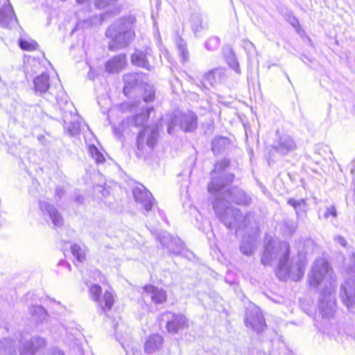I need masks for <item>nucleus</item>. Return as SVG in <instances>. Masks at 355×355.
I'll list each match as a JSON object with an SVG mask.
<instances>
[{"label": "nucleus", "mask_w": 355, "mask_h": 355, "mask_svg": "<svg viewBox=\"0 0 355 355\" xmlns=\"http://www.w3.org/2000/svg\"><path fill=\"white\" fill-rule=\"evenodd\" d=\"M230 165V161L223 159L218 162L212 171L211 180L208 184V191L213 196V209L216 216L229 229H240L249 224L250 214L243 216L241 210L230 205V202L241 206H248L252 202L251 197L238 187L226 189L232 183L234 175L227 173L225 169Z\"/></svg>", "instance_id": "f257e3e1"}, {"label": "nucleus", "mask_w": 355, "mask_h": 355, "mask_svg": "<svg viewBox=\"0 0 355 355\" xmlns=\"http://www.w3.org/2000/svg\"><path fill=\"white\" fill-rule=\"evenodd\" d=\"M265 248L261 262L264 266L270 265L273 261L278 260L276 274L281 280L291 279L299 281L304 274V263L298 260L295 262L289 259V245L286 242L273 239L267 236L265 238Z\"/></svg>", "instance_id": "f03ea898"}, {"label": "nucleus", "mask_w": 355, "mask_h": 355, "mask_svg": "<svg viewBox=\"0 0 355 355\" xmlns=\"http://www.w3.org/2000/svg\"><path fill=\"white\" fill-rule=\"evenodd\" d=\"M135 17L128 16L119 19L108 27L105 32L107 37L111 39L109 49L117 51L128 46L135 37L134 25Z\"/></svg>", "instance_id": "7ed1b4c3"}, {"label": "nucleus", "mask_w": 355, "mask_h": 355, "mask_svg": "<svg viewBox=\"0 0 355 355\" xmlns=\"http://www.w3.org/2000/svg\"><path fill=\"white\" fill-rule=\"evenodd\" d=\"M308 281L313 287L323 284L324 288L321 291H334L335 276L329 263L324 259H318L314 261L308 275Z\"/></svg>", "instance_id": "20e7f679"}, {"label": "nucleus", "mask_w": 355, "mask_h": 355, "mask_svg": "<svg viewBox=\"0 0 355 355\" xmlns=\"http://www.w3.org/2000/svg\"><path fill=\"white\" fill-rule=\"evenodd\" d=\"M158 129L157 126L144 127L138 134L137 156L141 158L145 153L151 150L157 143Z\"/></svg>", "instance_id": "39448f33"}, {"label": "nucleus", "mask_w": 355, "mask_h": 355, "mask_svg": "<svg viewBox=\"0 0 355 355\" xmlns=\"http://www.w3.org/2000/svg\"><path fill=\"white\" fill-rule=\"evenodd\" d=\"M177 126L185 132L193 131L197 127L196 115L192 112H188L171 116L170 121L168 122L167 131L168 134H173Z\"/></svg>", "instance_id": "423d86ee"}, {"label": "nucleus", "mask_w": 355, "mask_h": 355, "mask_svg": "<svg viewBox=\"0 0 355 355\" xmlns=\"http://www.w3.org/2000/svg\"><path fill=\"white\" fill-rule=\"evenodd\" d=\"M46 345V340L40 337H33L25 343H21L20 355H38L40 350ZM46 355H64L58 348L50 349Z\"/></svg>", "instance_id": "0eeeda50"}, {"label": "nucleus", "mask_w": 355, "mask_h": 355, "mask_svg": "<svg viewBox=\"0 0 355 355\" xmlns=\"http://www.w3.org/2000/svg\"><path fill=\"white\" fill-rule=\"evenodd\" d=\"M102 289L98 284H92L89 287V293L92 299L97 302L101 312H106L111 309L114 300L112 293L106 291L101 296Z\"/></svg>", "instance_id": "6e6552de"}, {"label": "nucleus", "mask_w": 355, "mask_h": 355, "mask_svg": "<svg viewBox=\"0 0 355 355\" xmlns=\"http://www.w3.org/2000/svg\"><path fill=\"white\" fill-rule=\"evenodd\" d=\"M333 293L320 291L319 311L323 318L330 319L334 315L336 303Z\"/></svg>", "instance_id": "1a4fd4ad"}, {"label": "nucleus", "mask_w": 355, "mask_h": 355, "mask_svg": "<svg viewBox=\"0 0 355 355\" xmlns=\"http://www.w3.org/2000/svg\"><path fill=\"white\" fill-rule=\"evenodd\" d=\"M245 324L257 333L261 332L265 327V320L260 310L257 307L248 309L246 311Z\"/></svg>", "instance_id": "9d476101"}, {"label": "nucleus", "mask_w": 355, "mask_h": 355, "mask_svg": "<svg viewBox=\"0 0 355 355\" xmlns=\"http://www.w3.org/2000/svg\"><path fill=\"white\" fill-rule=\"evenodd\" d=\"M272 148L281 155H286L296 150L297 144L291 135L282 134L273 142Z\"/></svg>", "instance_id": "9b49d317"}, {"label": "nucleus", "mask_w": 355, "mask_h": 355, "mask_svg": "<svg viewBox=\"0 0 355 355\" xmlns=\"http://www.w3.org/2000/svg\"><path fill=\"white\" fill-rule=\"evenodd\" d=\"M163 317L167 319L166 329L171 334H176L180 329L189 327L188 320L182 314H175L171 312H166Z\"/></svg>", "instance_id": "f8f14e48"}, {"label": "nucleus", "mask_w": 355, "mask_h": 355, "mask_svg": "<svg viewBox=\"0 0 355 355\" xmlns=\"http://www.w3.org/2000/svg\"><path fill=\"white\" fill-rule=\"evenodd\" d=\"M133 196L135 201L139 203L146 212L150 211L155 203V200L151 193L142 185L134 189Z\"/></svg>", "instance_id": "ddd939ff"}, {"label": "nucleus", "mask_w": 355, "mask_h": 355, "mask_svg": "<svg viewBox=\"0 0 355 355\" xmlns=\"http://www.w3.org/2000/svg\"><path fill=\"white\" fill-rule=\"evenodd\" d=\"M17 24V19L14 13L13 8L8 0H3L2 7L0 8V26L11 28Z\"/></svg>", "instance_id": "4468645a"}, {"label": "nucleus", "mask_w": 355, "mask_h": 355, "mask_svg": "<svg viewBox=\"0 0 355 355\" xmlns=\"http://www.w3.org/2000/svg\"><path fill=\"white\" fill-rule=\"evenodd\" d=\"M144 299L150 298L151 302L155 304L165 302L167 299L166 292L158 287L152 285H146L144 287Z\"/></svg>", "instance_id": "2eb2a0df"}, {"label": "nucleus", "mask_w": 355, "mask_h": 355, "mask_svg": "<svg viewBox=\"0 0 355 355\" xmlns=\"http://www.w3.org/2000/svg\"><path fill=\"white\" fill-rule=\"evenodd\" d=\"M161 244L168 250L169 252L179 254L182 252L183 245L181 240L174 238L167 232H164L159 237Z\"/></svg>", "instance_id": "dca6fc26"}, {"label": "nucleus", "mask_w": 355, "mask_h": 355, "mask_svg": "<svg viewBox=\"0 0 355 355\" xmlns=\"http://www.w3.org/2000/svg\"><path fill=\"white\" fill-rule=\"evenodd\" d=\"M40 207L44 214H46L55 227H61L63 225V219L60 213L53 205L46 202H40Z\"/></svg>", "instance_id": "f3484780"}, {"label": "nucleus", "mask_w": 355, "mask_h": 355, "mask_svg": "<svg viewBox=\"0 0 355 355\" xmlns=\"http://www.w3.org/2000/svg\"><path fill=\"white\" fill-rule=\"evenodd\" d=\"M126 65V57L124 54L117 55L105 64V69L109 73H118Z\"/></svg>", "instance_id": "a211bd4d"}, {"label": "nucleus", "mask_w": 355, "mask_h": 355, "mask_svg": "<svg viewBox=\"0 0 355 355\" xmlns=\"http://www.w3.org/2000/svg\"><path fill=\"white\" fill-rule=\"evenodd\" d=\"M149 51L150 50H146L145 51L136 50L131 56L132 64L150 70V64L148 60V56H150Z\"/></svg>", "instance_id": "6ab92c4d"}, {"label": "nucleus", "mask_w": 355, "mask_h": 355, "mask_svg": "<svg viewBox=\"0 0 355 355\" xmlns=\"http://www.w3.org/2000/svg\"><path fill=\"white\" fill-rule=\"evenodd\" d=\"M225 75V70L224 69H215L207 72L203 76L202 85L205 87L208 86H213L217 80H220Z\"/></svg>", "instance_id": "aec40b11"}, {"label": "nucleus", "mask_w": 355, "mask_h": 355, "mask_svg": "<svg viewBox=\"0 0 355 355\" xmlns=\"http://www.w3.org/2000/svg\"><path fill=\"white\" fill-rule=\"evenodd\" d=\"M163 344V338L159 334H153L148 337L144 345V349L147 354H153L161 349Z\"/></svg>", "instance_id": "412c9836"}, {"label": "nucleus", "mask_w": 355, "mask_h": 355, "mask_svg": "<svg viewBox=\"0 0 355 355\" xmlns=\"http://www.w3.org/2000/svg\"><path fill=\"white\" fill-rule=\"evenodd\" d=\"M33 84L36 93L44 94L49 88V77L47 74L42 73L34 79Z\"/></svg>", "instance_id": "4be33fe9"}, {"label": "nucleus", "mask_w": 355, "mask_h": 355, "mask_svg": "<svg viewBox=\"0 0 355 355\" xmlns=\"http://www.w3.org/2000/svg\"><path fill=\"white\" fill-rule=\"evenodd\" d=\"M140 76L137 73H128L123 76L125 83L123 92L127 95L132 89L135 88L139 85Z\"/></svg>", "instance_id": "5701e85b"}, {"label": "nucleus", "mask_w": 355, "mask_h": 355, "mask_svg": "<svg viewBox=\"0 0 355 355\" xmlns=\"http://www.w3.org/2000/svg\"><path fill=\"white\" fill-rule=\"evenodd\" d=\"M256 242L254 236L244 238L240 246L241 252L248 256L252 254L256 248Z\"/></svg>", "instance_id": "b1692460"}, {"label": "nucleus", "mask_w": 355, "mask_h": 355, "mask_svg": "<svg viewBox=\"0 0 355 355\" xmlns=\"http://www.w3.org/2000/svg\"><path fill=\"white\" fill-rule=\"evenodd\" d=\"M153 110L152 107H146L140 114H137L130 119V124L135 126H143L149 117L150 111Z\"/></svg>", "instance_id": "393cba45"}, {"label": "nucleus", "mask_w": 355, "mask_h": 355, "mask_svg": "<svg viewBox=\"0 0 355 355\" xmlns=\"http://www.w3.org/2000/svg\"><path fill=\"white\" fill-rule=\"evenodd\" d=\"M287 203L295 209L297 218H300L302 214L306 213V203L304 199L295 200L294 198H289L287 200Z\"/></svg>", "instance_id": "a878e982"}, {"label": "nucleus", "mask_w": 355, "mask_h": 355, "mask_svg": "<svg viewBox=\"0 0 355 355\" xmlns=\"http://www.w3.org/2000/svg\"><path fill=\"white\" fill-rule=\"evenodd\" d=\"M32 318L36 322H42L46 318V312L41 306L34 305L29 308Z\"/></svg>", "instance_id": "bb28decb"}, {"label": "nucleus", "mask_w": 355, "mask_h": 355, "mask_svg": "<svg viewBox=\"0 0 355 355\" xmlns=\"http://www.w3.org/2000/svg\"><path fill=\"white\" fill-rule=\"evenodd\" d=\"M71 250L73 256L78 262H83L86 258V249L78 244H73L71 246Z\"/></svg>", "instance_id": "cd10ccee"}, {"label": "nucleus", "mask_w": 355, "mask_h": 355, "mask_svg": "<svg viewBox=\"0 0 355 355\" xmlns=\"http://www.w3.org/2000/svg\"><path fill=\"white\" fill-rule=\"evenodd\" d=\"M227 139L223 137H216L211 143L212 150L214 153H219L227 144Z\"/></svg>", "instance_id": "c85d7f7f"}, {"label": "nucleus", "mask_w": 355, "mask_h": 355, "mask_svg": "<svg viewBox=\"0 0 355 355\" xmlns=\"http://www.w3.org/2000/svg\"><path fill=\"white\" fill-rule=\"evenodd\" d=\"M88 152L90 156L95 160L97 164H101L105 162V159L104 155L94 145H89L88 146Z\"/></svg>", "instance_id": "c756f323"}, {"label": "nucleus", "mask_w": 355, "mask_h": 355, "mask_svg": "<svg viewBox=\"0 0 355 355\" xmlns=\"http://www.w3.org/2000/svg\"><path fill=\"white\" fill-rule=\"evenodd\" d=\"M155 89L153 85L145 84L144 85V96L143 99L146 103L151 102L155 98Z\"/></svg>", "instance_id": "7c9ffc66"}, {"label": "nucleus", "mask_w": 355, "mask_h": 355, "mask_svg": "<svg viewBox=\"0 0 355 355\" xmlns=\"http://www.w3.org/2000/svg\"><path fill=\"white\" fill-rule=\"evenodd\" d=\"M177 47L178 50V53L180 56H181L183 62H187L189 60V52L187 49V44L182 39H180L177 42Z\"/></svg>", "instance_id": "2f4dec72"}, {"label": "nucleus", "mask_w": 355, "mask_h": 355, "mask_svg": "<svg viewBox=\"0 0 355 355\" xmlns=\"http://www.w3.org/2000/svg\"><path fill=\"white\" fill-rule=\"evenodd\" d=\"M297 230V224L293 220H285L282 231L284 234L291 236Z\"/></svg>", "instance_id": "473e14b6"}, {"label": "nucleus", "mask_w": 355, "mask_h": 355, "mask_svg": "<svg viewBox=\"0 0 355 355\" xmlns=\"http://www.w3.org/2000/svg\"><path fill=\"white\" fill-rule=\"evenodd\" d=\"M220 45V39L217 37H210L206 42H205V48L208 51H215L216 50Z\"/></svg>", "instance_id": "72a5a7b5"}, {"label": "nucleus", "mask_w": 355, "mask_h": 355, "mask_svg": "<svg viewBox=\"0 0 355 355\" xmlns=\"http://www.w3.org/2000/svg\"><path fill=\"white\" fill-rule=\"evenodd\" d=\"M20 48L26 51H33L36 49L37 44L34 41H27L25 40H20L19 42Z\"/></svg>", "instance_id": "f704fd0d"}, {"label": "nucleus", "mask_w": 355, "mask_h": 355, "mask_svg": "<svg viewBox=\"0 0 355 355\" xmlns=\"http://www.w3.org/2000/svg\"><path fill=\"white\" fill-rule=\"evenodd\" d=\"M80 123L76 121L71 122L67 126V131L71 136H74L78 134L80 131Z\"/></svg>", "instance_id": "c9c22d12"}, {"label": "nucleus", "mask_w": 355, "mask_h": 355, "mask_svg": "<svg viewBox=\"0 0 355 355\" xmlns=\"http://www.w3.org/2000/svg\"><path fill=\"white\" fill-rule=\"evenodd\" d=\"M227 62L230 67L233 69L236 73H240V69L239 66V63L235 58L234 55H232L227 59Z\"/></svg>", "instance_id": "e433bc0d"}, {"label": "nucleus", "mask_w": 355, "mask_h": 355, "mask_svg": "<svg viewBox=\"0 0 355 355\" xmlns=\"http://www.w3.org/2000/svg\"><path fill=\"white\" fill-rule=\"evenodd\" d=\"M118 0H96L95 4L99 8H104L110 5L114 4Z\"/></svg>", "instance_id": "4c0bfd02"}, {"label": "nucleus", "mask_w": 355, "mask_h": 355, "mask_svg": "<svg viewBox=\"0 0 355 355\" xmlns=\"http://www.w3.org/2000/svg\"><path fill=\"white\" fill-rule=\"evenodd\" d=\"M329 216H333L334 218L337 217V211L336 209L334 206L331 205L330 207H327L326 208L325 213L324 214V217L325 218H329Z\"/></svg>", "instance_id": "58836bf2"}, {"label": "nucleus", "mask_w": 355, "mask_h": 355, "mask_svg": "<svg viewBox=\"0 0 355 355\" xmlns=\"http://www.w3.org/2000/svg\"><path fill=\"white\" fill-rule=\"evenodd\" d=\"M334 241L337 243H338L340 245L343 246V247H345L347 245V241L345 239V238H343V236H336L335 238H334Z\"/></svg>", "instance_id": "ea45409f"}, {"label": "nucleus", "mask_w": 355, "mask_h": 355, "mask_svg": "<svg viewBox=\"0 0 355 355\" xmlns=\"http://www.w3.org/2000/svg\"><path fill=\"white\" fill-rule=\"evenodd\" d=\"M59 265L63 266H66V267H67L69 268V270L71 269V266L68 263H67L66 261H60Z\"/></svg>", "instance_id": "a19ab883"}, {"label": "nucleus", "mask_w": 355, "mask_h": 355, "mask_svg": "<svg viewBox=\"0 0 355 355\" xmlns=\"http://www.w3.org/2000/svg\"><path fill=\"white\" fill-rule=\"evenodd\" d=\"M132 355H141L140 352L136 349H132ZM127 355H130V353H127Z\"/></svg>", "instance_id": "79ce46f5"}, {"label": "nucleus", "mask_w": 355, "mask_h": 355, "mask_svg": "<svg viewBox=\"0 0 355 355\" xmlns=\"http://www.w3.org/2000/svg\"><path fill=\"white\" fill-rule=\"evenodd\" d=\"M96 191L102 192L105 191V189L101 186H97L95 189Z\"/></svg>", "instance_id": "37998d69"}, {"label": "nucleus", "mask_w": 355, "mask_h": 355, "mask_svg": "<svg viewBox=\"0 0 355 355\" xmlns=\"http://www.w3.org/2000/svg\"><path fill=\"white\" fill-rule=\"evenodd\" d=\"M293 21H291V24H292L293 26H295V23H297V20L295 17H293Z\"/></svg>", "instance_id": "c03bdc74"}, {"label": "nucleus", "mask_w": 355, "mask_h": 355, "mask_svg": "<svg viewBox=\"0 0 355 355\" xmlns=\"http://www.w3.org/2000/svg\"><path fill=\"white\" fill-rule=\"evenodd\" d=\"M351 172H352V173L353 176H354V177H355V167H354V168H353L351 170Z\"/></svg>", "instance_id": "a18cd8bd"}, {"label": "nucleus", "mask_w": 355, "mask_h": 355, "mask_svg": "<svg viewBox=\"0 0 355 355\" xmlns=\"http://www.w3.org/2000/svg\"><path fill=\"white\" fill-rule=\"evenodd\" d=\"M59 192H60V190H59V189H57V190H56V193H57V194H59V195H60Z\"/></svg>", "instance_id": "49530a36"}]
</instances>
